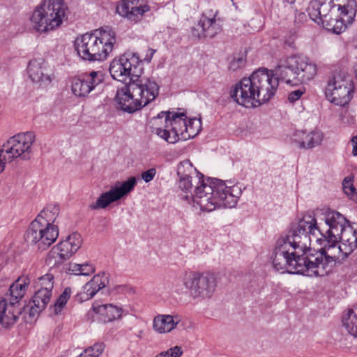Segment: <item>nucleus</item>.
I'll return each instance as SVG.
<instances>
[{"label": "nucleus", "mask_w": 357, "mask_h": 357, "mask_svg": "<svg viewBox=\"0 0 357 357\" xmlns=\"http://www.w3.org/2000/svg\"><path fill=\"white\" fill-rule=\"evenodd\" d=\"M156 173L157 171L155 168H151L146 171L143 172L141 174V177L146 183H149L154 178Z\"/></svg>", "instance_id": "42"}, {"label": "nucleus", "mask_w": 357, "mask_h": 357, "mask_svg": "<svg viewBox=\"0 0 357 357\" xmlns=\"http://www.w3.org/2000/svg\"><path fill=\"white\" fill-rule=\"evenodd\" d=\"M178 315L158 314L153 320V329L159 334L170 333L177 327L181 321Z\"/></svg>", "instance_id": "24"}, {"label": "nucleus", "mask_w": 357, "mask_h": 357, "mask_svg": "<svg viewBox=\"0 0 357 357\" xmlns=\"http://www.w3.org/2000/svg\"><path fill=\"white\" fill-rule=\"evenodd\" d=\"M68 272L77 275H89L95 272L94 266L89 263L82 264H70Z\"/></svg>", "instance_id": "31"}, {"label": "nucleus", "mask_w": 357, "mask_h": 357, "mask_svg": "<svg viewBox=\"0 0 357 357\" xmlns=\"http://www.w3.org/2000/svg\"><path fill=\"white\" fill-rule=\"evenodd\" d=\"M178 188L184 192H190L192 188V177L178 176Z\"/></svg>", "instance_id": "41"}, {"label": "nucleus", "mask_w": 357, "mask_h": 357, "mask_svg": "<svg viewBox=\"0 0 357 357\" xmlns=\"http://www.w3.org/2000/svg\"><path fill=\"white\" fill-rule=\"evenodd\" d=\"M115 30L104 26L77 36L74 46L79 58L88 61L106 60L116 45Z\"/></svg>", "instance_id": "5"}, {"label": "nucleus", "mask_w": 357, "mask_h": 357, "mask_svg": "<svg viewBox=\"0 0 357 357\" xmlns=\"http://www.w3.org/2000/svg\"><path fill=\"white\" fill-rule=\"evenodd\" d=\"M6 153L3 151V149L1 147V149H0V174L4 171L6 163L13 162L6 160Z\"/></svg>", "instance_id": "44"}, {"label": "nucleus", "mask_w": 357, "mask_h": 357, "mask_svg": "<svg viewBox=\"0 0 357 357\" xmlns=\"http://www.w3.org/2000/svg\"><path fill=\"white\" fill-rule=\"evenodd\" d=\"M309 15L317 22H322L331 15L338 13L333 0H312L308 8Z\"/></svg>", "instance_id": "21"}, {"label": "nucleus", "mask_w": 357, "mask_h": 357, "mask_svg": "<svg viewBox=\"0 0 357 357\" xmlns=\"http://www.w3.org/2000/svg\"><path fill=\"white\" fill-rule=\"evenodd\" d=\"M51 296L52 292L38 289L32 298V304L29 311L30 316L35 317L43 311L49 303Z\"/></svg>", "instance_id": "26"}, {"label": "nucleus", "mask_w": 357, "mask_h": 357, "mask_svg": "<svg viewBox=\"0 0 357 357\" xmlns=\"http://www.w3.org/2000/svg\"><path fill=\"white\" fill-rule=\"evenodd\" d=\"M149 10L150 6L146 0H124L116 8L120 15L134 23L140 21Z\"/></svg>", "instance_id": "18"}, {"label": "nucleus", "mask_w": 357, "mask_h": 357, "mask_svg": "<svg viewBox=\"0 0 357 357\" xmlns=\"http://www.w3.org/2000/svg\"><path fill=\"white\" fill-rule=\"evenodd\" d=\"M93 312L101 316L104 322H109L120 319L122 316V308L112 304H93Z\"/></svg>", "instance_id": "25"}, {"label": "nucleus", "mask_w": 357, "mask_h": 357, "mask_svg": "<svg viewBox=\"0 0 357 357\" xmlns=\"http://www.w3.org/2000/svg\"><path fill=\"white\" fill-rule=\"evenodd\" d=\"M137 184L135 177H130L126 181L117 182L109 191L102 193L94 202L89 204L91 210H98L107 208L110 204L121 199L131 192Z\"/></svg>", "instance_id": "15"}, {"label": "nucleus", "mask_w": 357, "mask_h": 357, "mask_svg": "<svg viewBox=\"0 0 357 357\" xmlns=\"http://www.w3.org/2000/svg\"><path fill=\"white\" fill-rule=\"evenodd\" d=\"M159 94V85L151 79L137 77L118 89L116 100L120 108L128 113L141 109L153 101Z\"/></svg>", "instance_id": "7"}, {"label": "nucleus", "mask_w": 357, "mask_h": 357, "mask_svg": "<svg viewBox=\"0 0 357 357\" xmlns=\"http://www.w3.org/2000/svg\"><path fill=\"white\" fill-rule=\"evenodd\" d=\"M342 324L351 335L357 337V307L348 310L342 317Z\"/></svg>", "instance_id": "30"}, {"label": "nucleus", "mask_w": 357, "mask_h": 357, "mask_svg": "<svg viewBox=\"0 0 357 357\" xmlns=\"http://www.w3.org/2000/svg\"><path fill=\"white\" fill-rule=\"evenodd\" d=\"M29 77L40 86H47L55 79L54 73L43 58L31 59L27 66Z\"/></svg>", "instance_id": "16"}, {"label": "nucleus", "mask_w": 357, "mask_h": 357, "mask_svg": "<svg viewBox=\"0 0 357 357\" xmlns=\"http://www.w3.org/2000/svg\"><path fill=\"white\" fill-rule=\"evenodd\" d=\"M357 248V226L351 224L342 229L333 243H324L319 250L309 252L305 258L290 261V273L323 277L337 262H341Z\"/></svg>", "instance_id": "3"}, {"label": "nucleus", "mask_w": 357, "mask_h": 357, "mask_svg": "<svg viewBox=\"0 0 357 357\" xmlns=\"http://www.w3.org/2000/svg\"><path fill=\"white\" fill-rule=\"evenodd\" d=\"M81 298L83 300H89L96 294V289L93 287L91 282H88L83 287L82 292H81Z\"/></svg>", "instance_id": "40"}, {"label": "nucleus", "mask_w": 357, "mask_h": 357, "mask_svg": "<svg viewBox=\"0 0 357 357\" xmlns=\"http://www.w3.org/2000/svg\"><path fill=\"white\" fill-rule=\"evenodd\" d=\"M324 222L328 226L325 231L317 224V219L310 215H304L294 225L288 234L280 236L275 244L271 255L274 268L281 273H290V261H297L298 258H305L314 239L319 245L333 243L343 227L349 225V221L340 213L327 211L324 213Z\"/></svg>", "instance_id": "2"}, {"label": "nucleus", "mask_w": 357, "mask_h": 357, "mask_svg": "<svg viewBox=\"0 0 357 357\" xmlns=\"http://www.w3.org/2000/svg\"><path fill=\"white\" fill-rule=\"evenodd\" d=\"M143 71L142 60L136 53H126L114 59L109 66V73L112 78L123 83L141 77Z\"/></svg>", "instance_id": "10"}, {"label": "nucleus", "mask_w": 357, "mask_h": 357, "mask_svg": "<svg viewBox=\"0 0 357 357\" xmlns=\"http://www.w3.org/2000/svg\"><path fill=\"white\" fill-rule=\"evenodd\" d=\"M351 144L352 146V154L354 156H357V136H354L351 138Z\"/></svg>", "instance_id": "46"}, {"label": "nucleus", "mask_w": 357, "mask_h": 357, "mask_svg": "<svg viewBox=\"0 0 357 357\" xmlns=\"http://www.w3.org/2000/svg\"><path fill=\"white\" fill-rule=\"evenodd\" d=\"M30 284V279L27 275L19 277L12 284L8 291L0 297V300H4L8 304L17 305V307H22L20 301L24 296L27 288Z\"/></svg>", "instance_id": "20"}, {"label": "nucleus", "mask_w": 357, "mask_h": 357, "mask_svg": "<svg viewBox=\"0 0 357 357\" xmlns=\"http://www.w3.org/2000/svg\"><path fill=\"white\" fill-rule=\"evenodd\" d=\"M317 73V65L309 58L291 56L280 60L275 73L260 68L249 77L243 78L231 89L230 97L245 107H257L275 96L279 79L287 84L298 86L312 80Z\"/></svg>", "instance_id": "1"}, {"label": "nucleus", "mask_w": 357, "mask_h": 357, "mask_svg": "<svg viewBox=\"0 0 357 357\" xmlns=\"http://www.w3.org/2000/svg\"><path fill=\"white\" fill-rule=\"evenodd\" d=\"M38 286L40 289L47 290L52 292L54 287V276L51 273H47L38 278Z\"/></svg>", "instance_id": "35"}, {"label": "nucleus", "mask_w": 357, "mask_h": 357, "mask_svg": "<svg viewBox=\"0 0 357 357\" xmlns=\"http://www.w3.org/2000/svg\"><path fill=\"white\" fill-rule=\"evenodd\" d=\"M35 140L36 135L32 131L19 132L9 137L1 146L6 153V160H29L33 155Z\"/></svg>", "instance_id": "12"}, {"label": "nucleus", "mask_w": 357, "mask_h": 357, "mask_svg": "<svg viewBox=\"0 0 357 357\" xmlns=\"http://www.w3.org/2000/svg\"><path fill=\"white\" fill-rule=\"evenodd\" d=\"M286 2L289 3H294L295 2L296 0H284Z\"/></svg>", "instance_id": "47"}, {"label": "nucleus", "mask_w": 357, "mask_h": 357, "mask_svg": "<svg viewBox=\"0 0 357 357\" xmlns=\"http://www.w3.org/2000/svg\"><path fill=\"white\" fill-rule=\"evenodd\" d=\"M164 124L155 128V133L166 142L174 144L197 136L202 130L200 119H186L183 113L161 112L155 119V124Z\"/></svg>", "instance_id": "6"}, {"label": "nucleus", "mask_w": 357, "mask_h": 357, "mask_svg": "<svg viewBox=\"0 0 357 357\" xmlns=\"http://www.w3.org/2000/svg\"><path fill=\"white\" fill-rule=\"evenodd\" d=\"M60 213L59 205L50 204L47 205L38 215L36 220L48 226H56L54 223Z\"/></svg>", "instance_id": "28"}, {"label": "nucleus", "mask_w": 357, "mask_h": 357, "mask_svg": "<svg viewBox=\"0 0 357 357\" xmlns=\"http://www.w3.org/2000/svg\"><path fill=\"white\" fill-rule=\"evenodd\" d=\"M305 89L303 88L298 89L297 90H295L294 91H291L289 96H288V100L291 102H294L296 100H298L302 95L304 93Z\"/></svg>", "instance_id": "43"}, {"label": "nucleus", "mask_w": 357, "mask_h": 357, "mask_svg": "<svg viewBox=\"0 0 357 357\" xmlns=\"http://www.w3.org/2000/svg\"><path fill=\"white\" fill-rule=\"evenodd\" d=\"M93 287L96 289V293L101 289L104 288L108 283V275L106 273L102 272L93 277L90 280Z\"/></svg>", "instance_id": "33"}, {"label": "nucleus", "mask_w": 357, "mask_h": 357, "mask_svg": "<svg viewBox=\"0 0 357 357\" xmlns=\"http://www.w3.org/2000/svg\"><path fill=\"white\" fill-rule=\"evenodd\" d=\"M155 52H156L155 50L149 47L143 60L148 63L150 62L152 59L153 56L155 53Z\"/></svg>", "instance_id": "45"}, {"label": "nucleus", "mask_w": 357, "mask_h": 357, "mask_svg": "<svg viewBox=\"0 0 357 357\" xmlns=\"http://www.w3.org/2000/svg\"><path fill=\"white\" fill-rule=\"evenodd\" d=\"M323 138V133L319 130L309 132L297 130L294 133L292 140L301 149H311L320 146Z\"/></svg>", "instance_id": "23"}, {"label": "nucleus", "mask_w": 357, "mask_h": 357, "mask_svg": "<svg viewBox=\"0 0 357 357\" xmlns=\"http://www.w3.org/2000/svg\"><path fill=\"white\" fill-rule=\"evenodd\" d=\"M246 59L244 55H238L233 57L229 62V69L232 71H236L245 65Z\"/></svg>", "instance_id": "37"}, {"label": "nucleus", "mask_w": 357, "mask_h": 357, "mask_svg": "<svg viewBox=\"0 0 357 357\" xmlns=\"http://www.w3.org/2000/svg\"><path fill=\"white\" fill-rule=\"evenodd\" d=\"M216 14L217 11L214 13L211 11L208 15L202 14L197 24L198 28L192 29V35L198 38H213L220 32L221 26L215 20Z\"/></svg>", "instance_id": "19"}, {"label": "nucleus", "mask_w": 357, "mask_h": 357, "mask_svg": "<svg viewBox=\"0 0 357 357\" xmlns=\"http://www.w3.org/2000/svg\"><path fill=\"white\" fill-rule=\"evenodd\" d=\"M183 354V351L180 346H175L165 351H162L155 357H181Z\"/></svg>", "instance_id": "39"}, {"label": "nucleus", "mask_w": 357, "mask_h": 357, "mask_svg": "<svg viewBox=\"0 0 357 357\" xmlns=\"http://www.w3.org/2000/svg\"><path fill=\"white\" fill-rule=\"evenodd\" d=\"M57 226H48L34 220L29 227L25 240L27 243L36 246L38 250L47 249L58 238Z\"/></svg>", "instance_id": "13"}, {"label": "nucleus", "mask_w": 357, "mask_h": 357, "mask_svg": "<svg viewBox=\"0 0 357 357\" xmlns=\"http://www.w3.org/2000/svg\"><path fill=\"white\" fill-rule=\"evenodd\" d=\"M343 190L344 193L350 197V198L354 199L355 197V194H357L355 187L352 183L351 177H346L342 182Z\"/></svg>", "instance_id": "38"}, {"label": "nucleus", "mask_w": 357, "mask_h": 357, "mask_svg": "<svg viewBox=\"0 0 357 357\" xmlns=\"http://www.w3.org/2000/svg\"><path fill=\"white\" fill-rule=\"evenodd\" d=\"M82 236L78 233L70 234L65 240L54 246L46 257L45 262L50 267H56L70 259L81 247Z\"/></svg>", "instance_id": "14"}, {"label": "nucleus", "mask_w": 357, "mask_h": 357, "mask_svg": "<svg viewBox=\"0 0 357 357\" xmlns=\"http://www.w3.org/2000/svg\"><path fill=\"white\" fill-rule=\"evenodd\" d=\"M105 345L102 342L96 343L86 349L83 353L77 357H98L103 351Z\"/></svg>", "instance_id": "34"}, {"label": "nucleus", "mask_w": 357, "mask_h": 357, "mask_svg": "<svg viewBox=\"0 0 357 357\" xmlns=\"http://www.w3.org/2000/svg\"><path fill=\"white\" fill-rule=\"evenodd\" d=\"M354 91V82L346 73H340L328 81L326 88V97L333 104L345 107L348 105Z\"/></svg>", "instance_id": "11"}, {"label": "nucleus", "mask_w": 357, "mask_h": 357, "mask_svg": "<svg viewBox=\"0 0 357 357\" xmlns=\"http://www.w3.org/2000/svg\"><path fill=\"white\" fill-rule=\"evenodd\" d=\"M347 22L349 23L347 21V17H344V15H341L340 13H339L336 14V16L331 15L321 23L322 26L328 31L336 34H340L346 29Z\"/></svg>", "instance_id": "27"}, {"label": "nucleus", "mask_w": 357, "mask_h": 357, "mask_svg": "<svg viewBox=\"0 0 357 357\" xmlns=\"http://www.w3.org/2000/svg\"><path fill=\"white\" fill-rule=\"evenodd\" d=\"M71 290L70 288H66L63 292L57 298L54 304V310L56 314H59L64 305L68 302L70 296Z\"/></svg>", "instance_id": "36"}, {"label": "nucleus", "mask_w": 357, "mask_h": 357, "mask_svg": "<svg viewBox=\"0 0 357 357\" xmlns=\"http://www.w3.org/2000/svg\"><path fill=\"white\" fill-rule=\"evenodd\" d=\"M66 6L62 0L43 1L33 10L31 17L33 29L40 33H46L59 28L66 17Z\"/></svg>", "instance_id": "8"}, {"label": "nucleus", "mask_w": 357, "mask_h": 357, "mask_svg": "<svg viewBox=\"0 0 357 357\" xmlns=\"http://www.w3.org/2000/svg\"><path fill=\"white\" fill-rule=\"evenodd\" d=\"M22 307L8 304L4 300H0V326L4 329L13 328L18 321Z\"/></svg>", "instance_id": "22"}, {"label": "nucleus", "mask_w": 357, "mask_h": 357, "mask_svg": "<svg viewBox=\"0 0 357 357\" xmlns=\"http://www.w3.org/2000/svg\"><path fill=\"white\" fill-rule=\"evenodd\" d=\"M335 7L338 8V13L347 17L349 22H352L356 12V3L355 0H333Z\"/></svg>", "instance_id": "29"}, {"label": "nucleus", "mask_w": 357, "mask_h": 357, "mask_svg": "<svg viewBox=\"0 0 357 357\" xmlns=\"http://www.w3.org/2000/svg\"><path fill=\"white\" fill-rule=\"evenodd\" d=\"M104 79L101 70L84 73L79 78H75L72 83V92L78 97H84L100 84Z\"/></svg>", "instance_id": "17"}, {"label": "nucleus", "mask_w": 357, "mask_h": 357, "mask_svg": "<svg viewBox=\"0 0 357 357\" xmlns=\"http://www.w3.org/2000/svg\"><path fill=\"white\" fill-rule=\"evenodd\" d=\"M241 194V187L231 181L213 178L202 181L190 197L194 207L197 206L201 211L211 212L222 206L234 208Z\"/></svg>", "instance_id": "4"}, {"label": "nucleus", "mask_w": 357, "mask_h": 357, "mask_svg": "<svg viewBox=\"0 0 357 357\" xmlns=\"http://www.w3.org/2000/svg\"><path fill=\"white\" fill-rule=\"evenodd\" d=\"M199 172L193 167L191 162L188 160H183L179 163L177 167V174L178 176L192 177L194 175H198Z\"/></svg>", "instance_id": "32"}, {"label": "nucleus", "mask_w": 357, "mask_h": 357, "mask_svg": "<svg viewBox=\"0 0 357 357\" xmlns=\"http://www.w3.org/2000/svg\"><path fill=\"white\" fill-rule=\"evenodd\" d=\"M181 282L193 298H211L215 291L217 278L211 272L184 271Z\"/></svg>", "instance_id": "9"}]
</instances>
